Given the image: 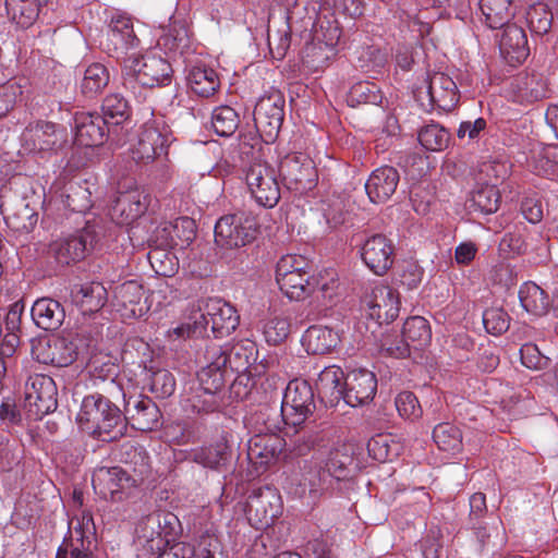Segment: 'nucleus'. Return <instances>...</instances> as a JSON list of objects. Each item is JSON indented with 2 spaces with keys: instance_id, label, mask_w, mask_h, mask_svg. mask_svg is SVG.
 <instances>
[{
  "instance_id": "obj_1",
  "label": "nucleus",
  "mask_w": 558,
  "mask_h": 558,
  "mask_svg": "<svg viewBox=\"0 0 558 558\" xmlns=\"http://www.w3.org/2000/svg\"><path fill=\"white\" fill-rule=\"evenodd\" d=\"M178 523L172 512L149 513L136 524V542L151 554L159 553L157 558H223L221 544L211 534L202 535L196 545L178 543L167 550L166 547L174 539Z\"/></svg>"
},
{
  "instance_id": "obj_2",
  "label": "nucleus",
  "mask_w": 558,
  "mask_h": 558,
  "mask_svg": "<svg viewBox=\"0 0 558 558\" xmlns=\"http://www.w3.org/2000/svg\"><path fill=\"white\" fill-rule=\"evenodd\" d=\"M116 366L108 369V379L102 377L97 367L93 374L102 379L100 392L86 396L83 399L77 422L83 430L101 441H114L125 434V418L117 401L124 400L125 392L114 376Z\"/></svg>"
},
{
  "instance_id": "obj_3",
  "label": "nucleus",
  "mask_w": 558,
  "mask_h": 558,
  "mask_svg": "<svg viewBox=\"0 0 558 558\" xmlns=\"http://www.w3.org/2000/svg\"><path fill=\"white\" fill-rule=\"evenodd\" d=\"M122 84L135 92L137 84L144 87L167 86L171 83L173 70L171 64L160 56H130L124 60Z\"/></svg>"
},
{
  "instance_id": "obj_4",
  "label": "nucleus",
  "mask_w": 558,
  "mask_h": 558,
  "mask_svg": "<svg viewBox=\"0 0 558 558\" xmlns=\"http://www.w3.org/2000/svg\"><path fill=\"white\" fill-rule=\"evenodd\" d=\"M100 236L96 223L87 222L77 233L58 239L49 245V254L60 266L83 260Z\"/></svg>"
},
{
  "instance_id": "obj_5",
  "label": "nucleus",
  "mask_w": 558,
  "mask_h": 558,
  "mask_svg": "<svg viewBox=\"0 0 558 558\" xmlns=\"http://www.w3.org/2000/svg\"><path fill=\"white\" fill-rule=\"evenodd\" d=\"M257 233L255 218L243 211L225 215L215 225V242L226 248L245 246L255 240Z\"/></svg>"
},
{
  "instance_id": "obj_6",
  "label": "nucleus",
  "mask_w": 558,
  "mask_h": 558,
  "mask_svg": "<svg viewBox=\"0 0 558 558\" xmlns=\"http://www.w3.org/2000/svg\"><path fill=\"white\" fill-rule=\"evenodd\" d=\"M314 391L306 380L294 379L286 387L281 416L286 425H302L315 411Z\"/></svg>"
},
{
  "instance_id": "obj_7",
  "label": "nucleus",
  "mask_w": 558,
  "mask_h": 558,
  "mask_svg": "<svg viewBox=\"0 0 558 558\" xmlns=\"http://www.w3.org/2000/svg\"><path fill=\"white\" fill-rule=\"evenodd\" d=\"M58 389L54 380L44 374L31 375L25 383V414L38 420L58 407Z\"/></svg>"
},
{
  "instance_id": "obj_8",
  "label": "nucleus",
  "mask_w": 558,
  "mask_h": 558,
  "mask_svg": "<svg viewBox=\"0 0 558 558\" xmlns=\"http://www.w3.org/2000/svg\"><path fill=\"white\" fill-rule=\"evenodd\" d=\"M286 100L280 90H271L257 101L253 116L259 136L265 143H272L282 126Z\"/></svg>"
},
{
  "instance_id": "obj_9",
  "label": "nucleus",
  "mask_w": 558,
  "mask_h": 558,
  "mask_svg": "<svg viewBox=\"0 0 558 558\" xmlns=\"http://www.w3.org/2000/svg\"><path fill=\"white\" fill-rule=\"evenodd\" d=\"M171 132L162 119H151L145 122L132 147V157L137 162H150L166 154Z\"/></svg>"
},
{
  "instance_id": "obj_10",
  "label": "nucleus",
  "mask_w": 558,
  "mask_h": 558,
  "mask_svg": "<svg viewBox=\"0 0 558 558\" xmlns=\"http://www.w3.org/2000/svg\"><path fill=\"white\" fill-rule=\"evenodd\" d=\"M246 184L255 201L268 208L276 206L280 199L277 171L267 162H253L245 175Z\"/></svg>"
},
{
  "instance_id": "obj_11",
  "label": "nucleus",
  "mask_w": 558,
  "mask_h": 558,
  "mask_svg": "<svg viewBox=\"0 0 558 558\" xmlns=\"http://www.w3.org/2000/svg\"><path fill=\"white\" fill-rule=\"evenodd\" d=\"M279 173L286 187L296 194L312 190L317 182L314 162L304 154L286 156L279 165Z\"/></svg>"
},
{
  "instance_id": "obj_12",
  "label": "nucleus",
  "mask_w": 558,
  "mask_h": 558,
  "mask_svg": "<svg viewBox=\"0 0 558 558\" xmlns=\"http://www.w3.org/2000/svg\"><path fill=\"white\" fill-rule=\"evenodd\" d=\"M92 483L97 494L114 502L123 500L131 489L141 485L130 475L129 470L121 466L97 469L93 474Z\"/></svg>"
},
{
  "instance_id": "obj_13",
  "label": "nucleus",
  "mask_w": 558,
  "mask_h": 558,
  "mask_svg": "<svg viewBox=\"0 0 558 558\" xmlns=\"http://www.w3.org/2000/svg\"><path fill=\"white\" fill-rule=\"evenodd\" d=\"M245 512L256 529L269 526L281 513L280 496L270 487L253 489L247 497Z\"/></svg>"
},
{
  "instance_id": "obj_14",
  "label": "nucleus",
  "mask_w": 558,
  "mask_h": 558,
  "mask_svg": "<svg viewBox=\"0 0 558 558\" xmlns=\"http://www.w3.org/2000/svg\"><path fill=\"white\" fill-rule=\"evenodd\" d=\"M125 426L134 429L150 432L161 425V412L158 405L147 396H131L123 400Z\"/></svg>"
},
{
  "instance_id": "obj_15",
  "label": "nucleus",
  "mask_w": 558,
  "mask_h": 558,
  "mask_svg": "<svg viewBox=\"0 0 558 558\" xmlns=\"http://www.w3.org/2000/svg\"><path fill=\"white\" fill-rule=\"evenodd\" d=\"M140 44L133 28V21L130 16L121 13L112 15L108 25V32L101 46L111 56L122 58Z\"/></svg>"
},
{
  "instance_id": "obj_16",
  "label": "nucleus",
  "mask_w": 558,
  "mask_h": 558,
  "mask_svg": "<svg viewBox=\"0 0 558 558\" xmlns=\"http://www.w3.org/2000/svg\"><path fill=\"white\" fill-rule=\"evenodd\" d=\"M365 266L377 276H384L395 263V245L385 234L368 236L360 250Z\"/></svg>"
},
{
  "instance_id": "obj_17",
  "label": "nucleus",
  "mask_w": 558,
  "mask_h": 558,
  "mask_svg": "<svg viewBox=\"0 0 558 558\" xmlns=\"http://www.w3.org/2000/svg\"><path fill=\"white\" fill-rule=\"evenodd\" d=\"M368 316L377 324H390L399 316L400 298L397 290L387 284H377L365 298Z\"/></svg>"
},
{
  "instance_id": "obj_18",
  "label": "nucleus",
  "mask_w": 558,
  "mask_h": 558,
  "mask_svg": "<svg viewBox=\"0 0 558 558\" xmlns=\"http://www.w3.org/2000/svg\"><path fill=\"white\" fill-rule=\"evenodd\" d=\"M34 357L43 364L66 367L77 359V345L65 338L44 339L33 345Z\"/></svg>"
},
{
  "instance_id": "obj_19",
  "label": "nucleus",
  "mask_w": 558,
  "mask_h": 558,
  "mask_svg": "<svg viewBox=\"0 0 558 558\" xmlns=\"http://www.w3.org/2000/svg\"><path fill=\"white\" fill-rule=\"evenodd\" d=\"M345 390L343 401L350 407H360L369 403L377 391V378L368 369H353L344 380Z\"/></svg>"
},
{
  "instance_id": "obj_20",
  "label": "nucleus",
  "mask_w": 558,
  "mask_h": 558,
  "mask_svg": "<svg viewBox=\"0 0 558 558\" xmlns=\"http://www.w3.org/2000/svg\"><path fill=\"white\" fill-rule=\"evenodd\" d=\"M148 207V195L137 187L118 192L111 206V217L118 225H131L141 218Z\"/></svg>"
},
{
  "instance_id": "obj_21",
  "label": "nucleus",
  "mask_w": 558,
  "mask_h": 558,
  "mask_svg": "<svg viewBox=\"0 0 558 558\" xmlns=\"http://www.w3.org/2000/svg\"><path fill=\"white\" fill-rule=\"evenodd\" d=\"M425 94L430 108L449 112L456 108L460 99L456 82L445 73L436 72L428 77Z\"/></svg>"
},
{
  "instance_id": "obj_22",
  "label": "nucleus",
  "mask_w": 558,
  "mask_h": 558,
  "mask_svg": "<svg viewBox=\"0 0 558 558\" xmlns=\"http://www.w3.org/2000/svg\"><path fill=\"white\" fill-rule=\"evenodd\" d=\"M21 141L23 147L28 151H46L59 146L62 135L54 123L36 121L24 129Z\"/></svg>"
},
{
  "instance_id": "obj_23",
  "label": "nucleus",
  "mask_w": 558,
  "mask_h": 558,
  "mask_svg": "<svg viewBox=\"0 0 558 558\" xmlns=\"http://www.w3.org/2000/svg\"><path fill=\"white\" fill-rule=\"evenodd\" d=\"M75 143L80 146L94 147L105 143L110 126L98 113L81 112L75 114Z\"/></svg>"
},
{
  "instance_id": "obj_24",
  "label": "nucleus",
  "mask_w": 558,
  "mask_h": 558,
  "mask_svg": "<svg viewBox=\"0 0 558 558\" xmlns=\"http://www.w3.org/2000/svg\"><path fill=\"white\" fill-rule=\"evenodd\" d=\"M205 313L209 315L210 332L216 339L228 337L240 324L236 310L221 299L205 300Z\"/></svg>"
},
{
  "instance_id": "obj_25",
  "label": "nucleus",
  "mask_w": 558,
  "mask_h": 558,
  "mask_svg": "<svg viewBox=\"0 0 558 558\" xmlns=\"http://www.w3.org/2000/svg\"><path fill=\"white\" fill-rule=\"evenodd\" d=\"M280 290L290 299L301 301L312 295L316 291L324 298L327 296L329 287L327 283H323L318 287L317 279L312 275L311 270H306L299 274L287 275L276 278ZM332 294L329 293L328 298L331 299Z\"/></svg>"
},
{
  "instance_id": "obj_26",
  "label": "nucleus",
  "mask_w": 558,
  "mask_h": 558,
  "mask_svg": "<svg viewBox=\"0 0 558 558\" xmlns=\"http://www.w3.org/2000/svg\"><path fill=\"white\" fill-rule=\"evenodd\" d=\"M233 449L227 435L215 442L199 447L191 452V459L197 464L215 471H226L231 464Z\"/></svg>"
},
{
  "instance_id": "obj_27",
  "label": "nucleus",
  "mask_w": 558,
  "mask_h": 558,
  "mask_svg": "<svg viewBox=\"0 0 558 558\" xmlns=\"http://www.w3.org/2000/svg\"><path fill=\"white\" fill-rule=\"evenodd\" d=\"M502 28L499 39L502 58L511 65L522 63L530 54L525 31L514 23H508Z\"/></svg>"
},
{
  "instance_id": "obj_28",
  "label": "nucleus",
  "mask_w": 558,
  "mask_h": 558,
  "mask_svg": "<svg viewBox=\"0 0 558 558\" xmlns=\"http://www.w3.org/2000/svg\"><path fill=\"white\" fill-rule=\"evenodd\" d=\"M284 446V439L277 434L256 435L248 442L247 458L254 465L267 468L278 460Z\"/></svg>"
},
{
  "instance_id": "obj_29",
  "label": "nucleus",
  "mask_w": 558,
  "mask_h": 558,
  "mask_svg": "<svg viewBox=\"0 0 558 558\" xmlns=\"http://www.w3.org/2000/svg\"><path fill=\"white\" fill-rule=\"evenodd\" d=\"M400 180L396 168L384 166L372 172L365 183V191L374 204L387 202L396 192Z\"/></svg>"
},
{
  "instance_id": "obj_30",
  "label": "nucleus",
  "mask_w": 558,
  "mask_h": 558,
  "mask_svg": "<svg viewBox=\"0 0 558 558\" xmlns=\"http://www.w3.org/2000/svg\"><path fill=\"white\" fill-rule=\"evenodd\" d=\"M344 373L336 365L325 367L318 375L317 389L320 400L328 407H337L340 400H343Z\"/></svg>"
},
{
  "instance_id": "obj_31",
  "label": "nucleus",
  "mask_w": 558,
  "mask_h": 558,
  "mask_svg": "<svg viewBox=\"0 0 558 558\" xmlns=\"http://www.w3.org/2000/svg\"><path fill=\"white\" fill-rule=\"evenodd\" d=\"M31 315L36 326L46 331L58 330L65 318L61 303L51 298H41L35 301Z\"/></svg>"
},
{
  "instance_id": "obj_32",
  "label": "nucleus",
  "mask_w": 558,
  "mask_h": 558,
  "mask_svg": "<svg viewBox=\"0 0 558 558\" xmlns=\"http://www.w3.org/2000/svg\"><path fill=\"white\" fill-rule=\"evenodd\" d=\"M228 364L231 372L254 371L255 367L264 369L263 365L256 364L258 350L254 341L250 339L240 340L233 344L227 343Z\"/></svg>"
},
{
  "instance_id": "obj_33",
  "label": "nucleus",
  "mask_w": 558,
  "mask_h": 558,
  "mask_svg": "<svg viewBox=\"0 0 558 558\" xmlns=\"http://www.w3.org/2000/svg\"><path fill=\"white\" fill-rule=\"evenodd\" d=\"M118 458L125 465L124 469L129 470L130 475L140 484L150 474L149 457L142 446L125 442L119 449Z\"/></svg>"
},
{
  "instance_id": "obj_34",
  "label": "nucleus",
  "mask_w": 558,
  "mask_h": 558,
  "mask_svg": "<svg viewBox=\"0 0 558 558\" xmlns=\"http://www.w3.org/2000/svg\"><path fill=\"white\" fill-rule=\"evenodd\" d=\"M209 315L205 313V301L193 305L184 323L173 328L172 333L178 338L208 337L210 331Z\"/></svg>"
},
{
  "instance_id": "obj_35",
  "label": "nucleus",
  "mask_w": 558,
  "mask_h": 558,
  "mask_svg": "<svg viewBox=\"0 0 558 558\" xmlns=\"http://www.w3.org/2000/svg\"><path fill=\"white\" fill-rule=\"evenodd\" d=\"M71 295L84 312H97L107 301L106 288L96 281L74 286Z\"/></svg>"
},
{
  "instance_id": "obj_36",
  "label": "nucleus",
  "mask_w": 558,
  "mask_h": 558,
  "mask_svg": "<svg viewBox=\"0 0 558 558\" xmlns=\"http://www.w3.org/2000/svg\"><path fill=\"white\" fill-rule=\"evenodd\" d=\"M158 233H165L162 244H174L181 247L189 246L196 236L195 221L189 217H180L173 223H165L157 227Z\"/></svg>"
},
{
  "instance_id": "obj_37",
  "label": "nucleus",
  "mask_w": 558,
  "mask_h": 558,
  "mask_svg": "<svg viewBox=\"0 0 558 558\" xmlns=\"http://www.w3.org/2000/svg\"><path fill=\"white\" fill-rule=\"evenodd\" d=\"M38 214L25 202H19L4 216L7 227L16 235L28 234L37 225Z\"/></svg>"
},
{
  "instance_id": "obj_38",
  "label": "nucleus",
  "mask_w": 558,
  "mask_h": 558,
  "mask_svg": "<svg viewBox=\"0 0 558 558\" xmlns=\"http://www.w3.org/2000/svg\"><path fill=\"white\" fill-rule=\"evenodd\" d=\"M110 82L108 69L101 63H92L85 71L80 84L82 95L87 99H95Z\"/></svg>"
},
{
  "instance_id": "obj_39",
  "label": "nucleus",
  "mask_w": 558,
  "mask_h": 558,
  "mask_svg": "<svg viewBox=\"0 0 558 558\" xmlns=\"http://www.w3.org/2000/svg\"><path fill=\"white\" fill-rule=\"evenodd\" d=\"M522 307L535 316L545 315L550 306L548 294L536 283L525 282L519 290Z\"/></svg>"
},
{
  "instance_id": "obj_40",
  "label": "nucleus",
  "mask_w": 558,
  "mask_h": 558,
  "mask_svg": "<svg viewBox=\"0 0 558 558\" xmlns=\"http://www.w3.org/2000/svg\"><path fill=\"white\" fill-rule=\"evenodd\" d=\"M142 363L144 364L145 380L149 391L157 398L170 397L175 390L173 375L166 368H158L151 365L153 361H149L150 365H147L145 361H142Z\"/></svg>"
},
{
  "instance_id": "obj_41",
  "label": "nucleus",
  "mask_w": 558,
  "mask_h": 558,
  "mask_svg": "<svg viewBox=\"0 0 558 558\" xmlns=\"http://www.w3.org/2000/svg\"><path fill=\"white\" fill-rule=\"evenodd\" d=\"M187 83L191 89L199 97L213 96L220 86L216 71L206 66H194L187 75Z\"/></svg>"
},
{
  "instance_id": "obj_42",
  "label": "nucleus",
  "mask_w": 558,
  "mask_h": 558,
  "mask_svg": "<svg viewBox=\"0 0 558 558\" xmlns=\"http://www.w3.org/2000/svg\"><path fill=\"white\" fill-rule=\"evenodd\" d=\"M337 335L327 327L312 326L303 338L306 351L310 354L323 355L329 353L337 345Z\"/></svg>"
},
{
  "instance_id": "obj_43",
  "label": "nucleus",
  "mask_w": 558,
  "mask_h": 558,
  "mask_svg": "<svg viewBox=\"0 0 558 558\" xmlns=\"http://www.w3.org/2000/svg\"><path fill=\"white\" fill-rule=\"evenodd\" d=\"M355 468L353 454L345 447H342L330 451L324 470L330 480L342 481L349 478Z\"/></svg>"
},
{
  "instance_id": "obj_44",
  "label": "nucleus",
  "mask_w": 558,
  "mask_h": 558,
  "mask_svg": "<svg viewBox=\"0 0 558 558\" xmlns=\"http://www.w3.org/2000/svg\"><path fill=\"white\" fill-rule=\"evenodd\" d=\"M480 9L485 23L493 29L504 27L513 16L511 0H481Z\"/></svg>"
},
{
  "instance_id": "obj_45",
  "label": "nucleus",
  "mask_w": 558,
  "mask_h": 558,
  "mask_svg": "<svg viewBox=\"0 0 558 558\" xmlns=\"http://www.w3.org/2000/svg\"><path fill=\"white\" fill-rule=\"evenodd\" d=\"M39 2L40 0H5L7 13L16 25L27 28L38 17Z\"/></svg>"
},
{
  "instance_id": "obj_46",
  "label": "nucleus",
  "mask_w": 558,
  "mask_h": 558,
  "mask_svg": "<svg viewBox=\"0 0 558 558\" xmlns=\"http://www.w3.org/2000/svg\"><path fill=\"white\" fill-rule=\"evenodd\" d=\"M402 336L412 349L421 350L427 345L432 339L429 324L424 317H410L403 325Z\"/></svg>"
},
{
  "instance_id": "obj_47",
  "label": "nucleus",
  "mask_w": 558,
  "mask_h": 558,
  "mask_svg": "<svg viewBox=\"0 0 558 558\" xmlns=\"http://www.w3.org/2000/svg\"><path fill=\"white\" fill-rule=\"evenodd\" d=\"M100 117L110 126H118L129 120L131 111L128 101L120 94H110L101 105Z\"/></svg>"
},
{
  "instance_id": "obj_48",
  "label": "nucleus",
  "mask_w": 558,
  "mask_h": 558,
  "mask_svg": "<svg viewBox=\"0 0 558 558\" xmlns=\"http://www.w3.org/2000/svg\"><path fill=\"white\" fill-rule=\"evenodd\" d=\"M470 203V208L474 211L493 214L499 208L500 193L495 185H480L472 191Z\"/></svg>"
},
{
  "instance_id": "obj_49",
  "label": "nucleus",
  "mask_w": 558,
  "mask_h": 558,
  "mask_svg": "<svg viewBox=\"0 0 558 558\" xmlns=\"http://www.w3.org/2000/svg\"><path fill=\"white\" fill-rule=\"evenodd\" d=\"M519 95L527 101H537L546 97L547 84L536 72L521 73L515 78Z\"/></svg>"
},
{
  "instance_id": "obj_50",
  "label": "nucleus",
  "mask_w": 558,
  "mask_h": 558,
  "mask_svg": "<svg viewBox=\"0 0 558 558\" xmlns=\"http://www.w3.org/2000/svg\"><path fill=\"white\" fill-rule=\"evenodd\" d=\"M433 439L442 451L457 453L462 449V433L451 423L445 422L436 425L433 430Z\"/></svg>"
},
{
  "instance_id": "obj_51",
  "label": "nucleus",
  "mask_w": 558,
  "mask_h": 558,
  "mask_svg": "<svg viewBox=\"0 0 558 558\" xmlns=\"http://www.w3.org/2000/svg\"><path fill=\"white\" fill-rule=\"evenodd\" d=\"M329 484L330 477L325 472L324 468L317 464L304 466L300 486L303 488V492L307 488L313 499L320 497L322 494L328 489Z\"/></svg>"
},
{
  "instance_id": "obj_52",
  "label": "nucleus",
  "mask_w": 558,
  "mask_h": 558,
  "mask_svg": "<svg viewBox=\"0 0 558 558\" xmlns=\"http://www.w3.org/2000/svg\"><path fill=\"white\" fill-rule=\"evenodd\" d=\"M420 144L430 151H440L448 147L449 132L438 123L427 124L418 131Z\"/></svg>"
},
{
  "instance_id": "obj_53",
  "label": "nucleus",
  "mask_w": 558,
  "mask_h": 558,
  "mask_svg": "<svg viewBox=\"0 0 558 558\" xmlns=\"http://www.w3.org/2000/svg\"><path fill=\"white\" fill-rule=\"evenodd\" d=\"M368 454L376 461L386 462L398 456L399 445L391 434L380 433L373 436L367 442Z\"/></svg>"
},
{
  "instance_id": "obj_54",
  "label": "nucleus",
  "mask_w": 558,
  "mask_h": 558,
  "mask_svg": "<svg viewBox=\"0 0 558 558\" xmlns=\"http://www.w3.org/2000/svg\"><path fill=\"white\" fill-rule=\"evenodd\" d=\"M312 29L315 39L325 43L327 47H335L342 34L339 22L332 15H319L316 22H312Z\"/></svg>"
},
{
  "instance_id": "obj_55",
  "label": "nucleus",
  "mask_w": 558,
  "mask_h": 558,
  "mask_svg": "<svg viewBox=\"0 0 558 558\" xmlns=\"http://www.w3.org/2000/svg\"><path fill=\"white\" fill-rule=\"evenodd\" d=\"M238 112L230 106H219L211 114V126L219 136H231L239 128Z\"/></svg>"
},
{
  "instance_id": "obj_56",
  "label": "nucleus",
  "mask_w": 558,
  "mask_h": 558,
  "mask_svg": "<svg viewBox=\"0 0 558 558\" xmlns=\"http://www.w3.org/2000/svg\"><path fill=\"white\" fill-rule=\"evenodd\" d=\"M381 100L380 89L375 83L368 81L354 84L348 93V102L352 107L363 104L379 105Z\"/></svg>"
},
{
  "instance_id": "obj_57",
  "label": "nucleus",
  "mask_w": 558,
  "mask_h": 558,
  "mask_svg": "<svg viewBox=\"0 0 558 558\" xmlns=\"http://www.w3.org/2000/svg\"><path fill=\"white\" fill-rule=\"evenodd\" d=\"M187 402L193 413L204 415L218 411L221 399L219 395L198 387L187 399Z\"/></svg>"
},
{
  "instance_id": "obj_58",
  "label": "nucleus",
  "mask_w": 558,
  "mask_h": 558,
  "mask_svg": "<svg viewBox=\"0 0 558 558\" xmlns=\"http://www.w3.org/2000/svg\"><path fill=\"white\" fill-rule=\"evenodd\" d=\"M263 369L255 367L254 371L238 372L239 375L230 385V397L234 400H245L250 398L253 388L256 385L255 377L260 376Z\"/></svg>"
},
{
  "instance_id": "obj_59",
  "label": "nucleus",
  "mask_w": 558,
  "mask_h": 558,
  "mask_svg": "<svg viewBox=\"0 0 558 558\" xmlns=\"http://www.w3.org/2000/svg\"><path fill=\"white\" fill-rule=\"evenodd\" d=\"M291 331V324L288 317L274 316L264 325V336L269 344L277 345L286 341Z\"/></svg>"
},
{
  "instance_id": "obj_60",
  "label": "nucleus",
  "mask_w": 558,
  "mask_h": 558,
  "mask_svg": "<svg viewBox=\"0 0 558 558\" xmlns=\"http://www.w3.org/2000/svg\"><path fill=\"white\" fill-rule=\"evenodd\" d=\"M267 43L272 58L277 60L283 59L291 44L289 24L287 23L283 29L277 31H272L269 26L267 31Z\"/></svg>"
},
{
  "instance_id": "obj_61",
  "label": "nucleus",
  "mask_w": 558,
  "mask_h": 558,
  "mask_svg": "<svg viewBox=\"0 0 558 558\" xmlns=\"http://www.w3.org/2000/svg\"><path fill=\"white\" fill-rule=\"evenodd\" d=\"M526 21L533 33L544 35L547 34L551 27L553 14L547 10L545 4L539 3L529 9Z\"/></svg>"
},
{
  "instance_id": "obj_62",
  "label": "nucleus",
  "mask_w": 558,
  "mask_h": 558,
  "mask_svg": "<svg viewBox=\"0 0 558 558\" xmlns=\"http://www.w3.org/2000/svg\"><path fill=\"white\" fill-rule=\"evenodd\" d=\"M228 374L229 372L227 371H218L210 368V366H203L197 373L198 387L220 396L226 385Z\"/></svg>"
},
{
  "instance_id": "obj_63",
  "label": "nucleus",
  "mask_w": 558,
  "mask_h": 558,
  "mask_svg": "<svg viewBox=\"0 0 558 558\" xmlns=\"http://www.w3.org/2000/svg\"><path fill=\"white\" fill-rule=\"evenodd\" d=\"M483 324L488 333L498 336L508 330L510 316L501 307H490L483 313Z\"/></svg>"
},
{
  "instance_id": "obj_64",
  "label": "nucleus",
  "mask_w": 558,
  "mask_h": 558,
  "mask_svg": "<svg viewBox=\"0 0 558 558\" xmlns=\"http://www.w3.org/2000/svg\"><path fill=\"white\" fill-rule=\"evenodd\" d=\"M161 45L170 51L183 52L189 47V34L183 24L173 23L171 28L160 38Z\"/></svg>"
}]
</instances>
